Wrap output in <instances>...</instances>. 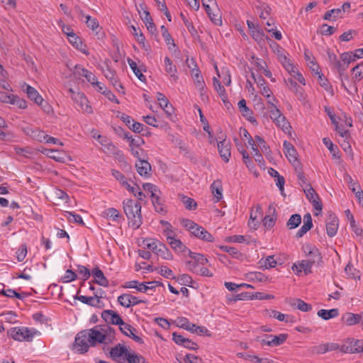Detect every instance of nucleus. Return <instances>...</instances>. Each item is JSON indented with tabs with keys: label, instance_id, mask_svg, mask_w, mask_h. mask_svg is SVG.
I'll return each instance as SVG.
<instances>
[{
	"label": "nucleus",
	"instance_id": "1",
	"mask_svg": "<svg viewBox=\"0 0 363 363\" xmlns=\"http://www.w3.org/2000/svg\"><path fill=\"white\" fill-rule=\"evenodd\" d=\"M123 205L124 213L129 220V226L133 229L139 228L143 223L140 203L127 199L123 202Z\"/></svg>",
	"mask_w": 363,
	"mask_h": 363
},
{
	"label": "nucleus",
	"instance_id": "2",
	"mask_svg": "<svg viewBox=\"0 0 363 363\" xmlns=\"http://www.w3.org/2000/svg\"><path fill=\"white\" fill-rule=\"evenodd\" d=\"M8 334L15 340L31 342L40 333L35 328L16 327L11 328Z\"/></svg>",
	"mask_w": 363,
	"mask_h": 363
},
{
	"label": "nucleus",
	"instance_id": "3",
	"mask_svg": "<svg viewBox=\"0 0 363 363\" xmlns=\"http://www.w3.org/2000/svg\"><path fill=\"white\" fill-rule=\"evenodd\" d=\"M74 346L80 354L86 352L89 347L93 346L87 330H82L77 334Z\"/></svg>",
	"mask_w": 363,
	"mask_h": 363
},
{
	"label": "nucleus",
	"instance_id": "4",
	"mask_svg": "<svg viewBox=\"0 0 363 363\" xmlns=\"http://www.w3.org/2000/svg\"><path fill=\"white\" fill-rule=\"evenodd\" d=\"M283 146L284 148V153L289 161L293 165L294 169H299L302 166V164L298 159V153L294 146L289 141H284Z\"/></svg>",
	"mask_w": 363,
	"mask_h": 363
},
{
	"label": "nucleus",
	"instance_id": "5",
	"mask_svg": "<svg viewBox=\"0 0 363 363\" xmlns=\"http://www.w3.org/2000/svg\"><path fill=\"white\" fill-rule=\"evenodd\" d=\"M340 350L343 353H359L363 352V340L354 338L347 339L346 344L342 345Z\"/></svg>",
	"mask_w": 363,
	"mask_h": 363
},
{
	"label": "nucleus",
	"instance_id": "6",
	"mask_svg": "<svg viewBox=\"0 0 363 363\" xmlns=\"http://www.w3.org/2000/svg\"><path fill=\"white\" fill-rule=\"evenodd\" d=\"M303 191L306 194V198L312 203L315 210L318 212L315 213V216H318L322 211L323 205L317 193L315 191L311 186L308 188H303Z\"/></svg>",
	"mask_w": 363,
	"mask_h": 363
},
{
	"label": "nucleus",
	"instance_id": "7",
	"mask_svg": "<svg viewBox=\"0 0 363 363\" xmlns=\"http://www.w3.org/2000/svg\"><path fill=\"white\" fill-rule=\"evenodd\" d=\"M128 351L125 346L122 344H118L110 351V356L113 360L118 363H125Z\"/></svg>",
	"mask_w": 363,
	"mask_h": 363
},
{
	"label": "nucleus",
	"instance_id": "8",
	"mask_svg": "<svg viewBox=\"0 0 363 363\" xmlns=\"http://www.w3.org/2000/svg\"><path fill=\"white\" fill-rule=\"evenodd\" d=\"M89 334V338L91 339V345L95 346L97 343H108L106 335L103 333V331L100 329V325L95 326L91 329L87 330Z\"/></svg>",
	"mask_w": 363,
	"mask_h": 363
},
{
	"label": "nucleus",
	"instance_id": "9",
	"mask_svg": "<svg viewBox=\"0 0 363 363\" xmlns=\"http://www.w3.org/2000/svg\"><path fill=\"white\" fill-rule=\"evenodd\" d=\"M303 250L306 254V256L308 257V259L314 261L315 264H318L322 261L321 255L315 246L311 244H306L303 246Z\"/></svg>",
	"mask_w": 363,
	"mask_h": 363
},
{
	"label": "nucleus",
	"instance_id": "10",
	"mask_svg": "<svg viewBox=\"0 0 363 363\" xmlns=\"http://www.w3.org/2000/svg\"><path fill=\"white\" fill-rule=\"evenodd\" d=\"M266 337V340H262V344L274 347L282 345L286 340L288 335L285 333H281L279 334V335H267Z\"/></svg>",
	"mask_w": 363,
	"mask_h": 363
},
{
	"label": "nucleus",
	"instance_id": "11",
	"mask_svg": "<svg viewBox=\"0 0 363 363\" xmlns=\"http://www.w3.org/2000/svg\"><path fill=\"white\" fill-rule=\"evenodd\" d=\"M135 167L138 173L145 178L151 176L152 167L149 162L144 159H140L135 163Z\"/></svg>",
	"mask_w": 363,
	"mask_h": 363
},
{
	"label": "nucleus",
	"instance_id": "12",
	"mask_svg": "<svg viewBox=\"0 0 363 363\" xmlns=\"http://www.w3.org/2000/svg\"><path fill=\"white\" fill-rule=\"evenodd\" d=\"M313 264H315L314 261H311L308 259H304L297 264H294L292 270L297 274L303 271L305 275H307L312 272L311 267Z\"/></svg>",
	"mask_w": 363,
	"mask_h": 363
},
{
	"label": "nucleus",
	"instance_id": "13",
	"mask_svg": "<svg viewBox=\"0 0 363 363\" xmlns=\"http://www.w3.org/2000/svg\"><path fill=\"white\" fill-rule=\"evenodd\" d=\"M101 318L107 324L119 325L123 323L121 317L112 310L104 311L101 313Z\"/></svg>",
	"mask_w": 363,
	"mask_h": 363
},
{
	"label": "nucleus",
	"instance_id": "14",
	"mask_svg": "<svg viewBox=\"0 0 363 363\" xmlns=\"http://www.w3.org/2000/svg\"><path fill=\"white\" fill-rule=\"evenodd\" d=\"M72 98L79 105L83 111L88 113H92V108L89 105V101L84 94L77 93L72 96Z\"/></svg>",
	"mask_w": 363,
	"mask_h": 363
},
{
	"label": "nucleus",
	"instance_id": "15",
	"mask_svg": "<svg viewBox=\"0 0 363 363\" xmlns=\"http://www.w3.org/2000/svg\"><path fill=\"white\" fill-rule=\"evenodd\" d=\"M327 234L329 237L335 236L338 229V218L333 214H330L325 224Z\"/></svg>",
	"mask_w": 363,
	"mask_h": 363
},
{
	"label": "nucleus",
	"instance_id": "16",
	"mask_svg": "<svg viewBox=\"0 0 363 363\" xmlns=\"http://www.w3.org/2000/svg\"><path fill=\"white\" fill-rule=\"evenodd\" d=\"M340 346L337 343L330 342L321 344L312 348V351L318 354H325L328 352L334 351L340 349Z\"/></svg>",
	"mask_w": 363,
	"mask_h": 363
},
{
	"label": "nucleus",
	"instance_id": "17",
	"mask_svg": "<svg viewBox=\"0 0 363 363\" xmlns=\"http://www.w3.org/2000/svg\"><path fill=\"white\" fill-rule=\"evenodd\" d=\"M191 234L195 237L206 242H212L214 241V238L213 235L206 229L199 225L195 227V229L194 231H192Z\"/></svg>",
	"mask_w": 363,
	"mask_h": 363
},
{
	"label": "nucleus",
	"instance_id": "18",
	"mask_svg": "<svg viewBox=\"0 0 363 363\" xmlns=\"http://www.w3.org/2000/svg\"><path fill=\"white\" fill-rule=\"evenodd\" d=\"M285 83L286 84L289 89L295 93L299 100L303 101L305 99L303 89L298 86L297 83L293 80L292 78H288L287 79H285Z\"/></svg>",
	"mask_w": 363,
	"mask_h": 363
},
{
	"label": "nucleus",
	"instance_id": "19",
	"mask_svg": "<svg viewBox=\"0 0 363 363\" xmlns=\"http://www.w3.org/2000/svg\"><path fill=\"white\" fill-rule=\"evenodd\" d=\"M218 149L222 159L228 162L231 155L229 143H226L225 140L220 141L218 143Z\"/></svg>",
	"mask_w": 363,
	"mask_h": 363
},
{
	"label": "nucleus",
	"instance_id": "20",
	"mask_svg": "<svg viewBox=\"0 0 363 363\" xmlns=\"http://www.w3.org/2000/svg\"><path fill=\"white\" fill-rule=\"evenodd\" d=\"M91 274L94 278V283L102 286H107L108 285V281L107 278L104 276V272L98 267L92 269Z\"/></svg>",
	"mask_w": 363,
	"mask_h": 363
},
{
	"label": "nucleus",
	"instance_id": "21",
	"mask_svg": "<svg viewBox=\"0 0 363 363\" xmlns=\"http://www.w3.org/2000/svg\"><path fill=\"white\" fill-rule=\"evenodd\" d=\"M291 306L303 312H308L312 310V306L303 301L300 298H291L289 301Z\"/></svg>",
	"mask_w": 363,
	"mask_h": 363
},
{
	"label": "nucleus",
	"instance_id": "22",
	"mask_svg": "<svg viewBox=\"0 0 363 363\" xmlns=\"http://www.w3.org/2000/svg\"><path fill=\"white\" fill-rule=\"evenodd\" d=\"M42 152L48 157L59 162H65L67 157L65 153L52 149H45Z\"/></svg>",
	"mask_w": 363,
	"mask_h": 363
},
{
	"label": "nucleus",
	"instance_id": "23",
	"mask_svg": "<svg viewBox=\"0 0 363 363\" xmlns=\"http://www.w3.org/2000/svg\"><path fill=\"white\" fill-rule=\"evenodd\" d=\"M69 33L68 40L69 43L83 53L88 55L89 52L85 50V45L83 44L82 40L73 31H70Z\"/></svg>",
	"mask_w": 363,
	"mask_h": 363
},
{
	"label": "nucleus",
	"instance_id": "24",
	"mask_svg": "<svg viewBox=\"0 0 363 363\" xmlns=\"http://www.w3.org/2000/svg\"><path fill=\"white\" fill-rule=\"evenodd\" d=\"M361 315L352 313H345L342 316V321L347 325L351 326L358 324L361 320Z\"/></svg>",
	"mask_w": 363,
	"mask_h": 363
},
{
	"label": "nucleus",
	"instance_id": "25",
	"mask_svg": "<svg viewBox=\"0 0 363 363\" xmlns=\"http://www.w3.org/2000/svg\"><path fill=\"white\" fill-rule=\"evenodd\" d=\"M167 241L170 247L177 252H183L187 247L179 240L174 238L173 235L167 236Z\"/></svg>",
	"mask_w": 363,
	"mask_h": 363
},
{
	"label": "nucleus",
	"instance_id": "26",
	"mask_svg": "<svg viewBox=\"0 0 363 363\" xmlns=\"http://www.w3.org/2000/svg\"><path fill=\"white\" fill-rule=\"evenodd\" d=\"M26 86V94L28 96V98L33 101L38 105H42V103L43 102V99L42 96L39 94L38 91L33 86L25 84Z\"/></svg>",
	"mask_w": 363,
	"mask_h": 363
},
{
	"label": "nucleus",
	"instance_id": "27",
	"mask_svg": "<svg viewBox=\"0 0 363 363\" xmlns=\"http://www.w3.org/2000/svg\"><path fill=\"white\" fill-rule=\"evenodd\" d=\"M317 315L325 320L336 318L339 315V310L333 308L330 310L320 309L318 311Z\"/></svg>",
	"mask_w": 363,
	"mask_h": 363
},
{
	"label": "nucleus",
	"instance_id": "28",
	"mask_svg": "<svg viewBox=\"0 0 363 363\" xmlns=\"http://www.w3.org/2000/svg\"><path fill=\"white\" fill-rule=\"evenodd\" d=\"M278 59L289 73L294 72L295 67L290 62V60L284 54L279 52Z\"/></svg>",
	"mask_w": 363,
	"mask_h": 363
},
{
	"label": "nucleus",
	"instance_id": "29",
	"mask_svg": "<svg viewBox=\"0 0 363 363\" xmlns=\"http://www.w3.org/2000/svg\"><path fill=\"white\" fill-rule=\"evenodd\" d=\"M52 198L56 202H65L67 203L69 200L68 195L62 190L56 189L52 193Z\"/></svg>",
	"mask_w": 363,
	"mask_h": 363
},
{
	"label": "nucleus",
	"instance_id": "30",
	"mask_svg": "<svg viewBox=\"0 0 363 363\" xmlns=\"http://www.w3.org/2000/svg\"><path fill=\"white\" fill-rule=\"evenodd\" d=\"M211 189L213 194L216 198V202H218L222 198L223 188L220 181H214L211 185Z\"/></svg>",
	"mask_w": 363,
	"mask_h": 363
},
{
	"label": "nucleus",
	"instance_id": "31",
	"mask_svg": "<svg viewBox=\"0 0 363 363\" xmlns=\"http://www.w3.org/2000/svg\"><path fill=\"white\" fill-rule=\"evenodd\" d=\"M324 145L328 148L330 152L333 155V157L335 159H340V155H339V150L337 146H335L332 141L328 138H324L323 139Z\"/></svg>",
	"mask_w": 363,
	"mask_h": 363
},
{
	"label": "nucleus",
	"instance_id": "32",
	"mask_svg": "<svg viewBox=\"0 0 363 363\" xmlns=\"http://www.w3.org/2000/svg\"><path fill=\"white\" fill-rule=\"evenodd\" d=\"M345 213L348 220H350V226H351L352 230L354 231V233L357 235H361L362 234V231L363 230H362V229L361 228L358 227L356 225L354 216L351 213L349 209H347V210L345 211Z\"/></svg>",
	"mask_w": 363,
	"mask_h": 363
},
{
	"label": "nucleus",
	"instance_id": "33",
	"mask_svg": "<svg viewBox=\"0 0 363 363\" xmlns=\"http://www.w3.org/2000/svg\"><path fill=\"white\" fill-rule=\"evenodd\" d=\"M341 10L340 9H333L328 11L323 18L325 21H335L337 18H342Z\"/></svg>",
	"mask_w": 363,
	"mask_h": 363
},
{
	"label": "nucleus",
	"instance_id": "34",
	"mask_svg": "<svg viewBox=\"0 0 363 363\" xmlns=\"http://www.w3.org/2000/svg\"><path fill=\"white\" fill-rule=\"evenodd\" d=\"M161 31H162V35L167 45H168V48L169 50H172V47L175 48L176 45L174 43V39L172 38L167 28L164 26H162Z\"/></svg>",
	"mask_w": 363,
	"mask_h": 363
},
{
	"label": "nucleus",
	"instance_id": "35",
	"mask_svg": "<svg viewBox=\"0 0 363 363\" xmlns=\"http://www.w3.org/2000/svg\"><path fill=\"white\" fill-rule=\"evenodd\" d=\"M100 329L103 331V333L106 335V338L108 342H112L115 338L114 329L107 325H100Z\"/></svg>",
	"mask_w": 363,
	"mask_h": 363
},
{
	"label": "nucleus",
	"instance_id": "36",
	"mask_svg": "<svg viewBox=\"0 0 363 363\" xmlns=\"http://www.w3.org/2000/svg\"><path fill=\"white\" fill-rule=\"evenodd\" d=\"M164 64H165V71L170 74L172 77L174 79V80L177 79V77L175 75L177 72V68L175 65L172 64V60L169 57H166L164 58Z\"/></svg>",
	"mask_w": 363,
	"mask_h": 363
},
{
	"label": "nucleus",
	"instance_id": "37",
	"mask_svg": "<svg viewBox=\"0 0 363 363\" xmlns=\"http://www.w3.org/2000/svg\"><path fill=\"white\" fill-rule=\"evenodd\" d=\"M128 62L131 69L134 72V74L137 76L138 79L141 82H145V77L141 72V70L138 67L136 62H135L133 60L128 58Z\"/></svg>",
	"mask_w": 363,
	"mask_h": 363
},
{
	"label": "nucleus",
	"instance_id": "38",
	"mask_svg": "<svg viewBox=\"0 0 363 363\" xmlns=\"http://www.w3.org/2000/svg\"><path fill=\"white\" fill-rule=\"evenodd\" d=\"M296 172L297 173V177L298 179L299 185L303 189V188H308L309 186H311L310 184L308 183L307 179L304 176L303 172V167H300L299 169H295Z\"/></svg>",
	"mask_w": 363,
	"mask_h": 363
},
{
	"label": "nucleus",
	"instance_id": "39",
	"mask_svg": "<svg viewBox=\"0 0 363 363\" xmlns=\"http://www.w3.org/2000/svg\"><path fill=\"white\" fill-rule=\"evenodd\" d=\"M301 223V217L299 214H293L288 222L286 223V226L289 229H294L297 228Z\"/></svg>",
	"mask_w": 363,
	"mask_h": 363
},
{
	"label": "nucleus",
	"instance_id": "40",
	"mask_svg": "<svg viewBox=\"0 0 363 363\" xmlns=\"http://www.w3.org/2000/svg\"><path fill=\"white\" fill-rule=\"evenodd\" d=\"M159 247L160 250L157 256H160L162 258L168 260H172L173 259V255L172 252L169 251V250L165 245L159 242Z\"/></svg>",
	"mask_w": 363,
	"mask_h": 363
},
{
	"label": "nucleus",
	"instance_id": "41",
	"mask_svg": "<svg viewBox=\"0 0 363 363\" xmlns=\"http://www.w3.org/2000/svg\"><path fill=\"white\" fill-rule=\"evenodd\" d=\"M261 267L264 269L273 268L277 265V261L274 259L273 255L268 256L265 259H262L259 262Z\"/></svg>",
	"mask_w": 363,
	"mask_h": 363
},
{
	"label": "nucleus",
	"instance_id": "42",
	"mask_svg": "<svg viewBox=\"0 0 363 363\" xmlns=\"http://www.w3.org/2000/svg\"><path fill=\"white\" fill-rule=\"evenodd\" d=\"M276 125L281 128L283 130H286L291 128L289 123L287 121L286 117L281 114L277 119L273 121Z\"/></svg>",
	"mask_w": 363,
	"mask_h": 363
},
{
	"label": "nucleus",
	"instance_id": "43",
	"mask_svg": "<svg viewBox=\"0 0 363 363\" xmlns=\"http://www.w3.org/2000/svg\"><path fill=\"white\" fill-rule=\"evenodd\" d=\"M189 257L194 259L198 264H200L203 265L208 263V259L206 258L202 254H199L196 252H193L191 250H189Z\"/></svg>",
	"mask_w": 363,
	"mask_h": 363
},
{
	"label": "nucleus",
	"instance_id": "44",
	"mask_svg": "<svg viewBox=\"0 0 363 363\" xmlns=\"http://www.w3.org/2000/svg\"><path fill=\"white\" fill-rule=\"evenodd\" d=\"M345 271L350 278L354 279H360L359 272L354 268L350 263L345 267Z\"/></svg>",
	"mask_w": 363,
	"mask_h": 363
},
{
	"label": "nucleus",
	"instance_id": "45",
	"mask_svg": "<svg viewBox=\"0 0 363 363\" xmlns=\"http://www.w3.org/2000/svg\"><path fill=\"white\" fill-rule=\"evenodd\" d=\"M255 138L258 145H259L261 150L262 151L263 153L267 155L269 153L271 152L269 146L267 144V143L262 137L256 135Z\"/></svg>",
	"mask_w": 363,
	"mask_h": 363
},
{
	"label": "nucleus",
	"instance_id": "46",
	"mask_svg": "<svg viewBox=\"0 0 363 363\" xmlns=\"http://www.w3.org/2000/svg\"><path fill=\"white\" fill-rule=\"evenodd\" d=\"M125 361H128V363H145V359L142 356L130 352H128Z\"/></svg>",
	"mask_w": 363,
	"mask_h": 363
},
{
	"label": "nucleus",
	"instance_id": "47",
	"mask_svg": "<svg viewBox=\"0 0 363 363\" xmlns=\"http://www.w3.org/2000/svg\"><path fill=\"white\" fill-rule=\"evenodd\" d=\"M0 295H3V296H7L9 298L15 297L18 299L23 298V296L21 294L16 292L15 290L11 289H8L6 290L2 289L0 291Z\"/></svg>",
	"mask_w": 363,
	"mask_h": 363
},
{
	"label": "nucleus",
	"instance_id": "48",
	"mask_svg": "<svg viewBox=\"0 0 363 363\" xmlns=\"http://www.w3.org/2000/svg\"><path fill=\"white\" fill-rule=\"evenodd\" d=\"M238 107L243 116L253 114L252 111L247 106L246 101L243 99L238 102Z\"/></svg>",
	"mask_w": 363,
	"mask_h": 363
},
{
	"label": "nucleus",
	"instance_id": "49",
	"mask_svg": "<svg viewBox=\"0 0 363 363\" xmlns=\"http://www.w3.org/2000/svg\"><path fill=\"white\" fill-rule=\"evenodd\" d=\"M118 303L123 307L129 308L131 306V301L130 300V294H124L118 297Z\"/></svg>",
	"mask_w": 363,
	"mask_h": 363
},
{
	"label": "nucleus",
	"instance_id": "50",
	"mask_svg": "<svg viewBox=\"0 0 363 363\" xmlns=\"http://www.w3.org/2000/svg\"><path fill=\"white\" fill-rule=\"evenodd\" d=\"M340 59L347 67L349 66L351 62H354L357 59L354 58V54L352 52H344L340 55Z\"/></svg>",
	"mask_w": 363,
	"mask_h": 363
},
{
	"label": "nucleus",
	"instance_id": "51",
	"mask_svg": "<svg viewBox=\"0 0 363 363\" xmlns=\"http://www.w3.org/2000/svg\"><path fill=\"white\" fill-rule=\"evenodd\" d=\"M130 28L132 30L131 33L135 36L136 40L139 43H143L144 41L145 40V38L143 33L140 30H138L137 28L134 26H131Z\"/></svg>",
	"mask_w": 363,
	"mask_h": 363
},
{
	"label": "nucleus",
	"instance_id": "52",
	"mask_svg": "<svg viewBox=\"0 0 363 363\" xmlns=\"http://www.w3.org/2000/svg\"><path fill=\"white\" fill-rule=\"evenodd\" d=\"M119 329L123 334L128 336V335H130L131 332H135L136 330L130 325L125 323L123 321L121 324H119Z\"/></svg>",
	"mask_w": 363,
	"mask_h": 363
},
{
	"label": "nucleus",
	"instance_id": "53",
	"mask_svg": "<svg viewBox=\"0 0 363 363\" xmlns=\"http://www.w3.org/2000/svg\"><path fill=\"white\" fill-rule=\"evenodd\" d=\"M77 272L80 275H82V279L84 281L87 280L91 276V272L89 269L83 265L77 266Z\"/></svg>",
	"mask_w": 363,
	"mask_h": 363
},
{
	"label": "nucleus",
	"instance_id": "54",
	"mask_svg": "<svg viewBox=\"0 0 363 363\" xmlns=\"http://www.w3.org/2000/svg\"><path fill=\"white\" fill-rule=\"evenodd\" d=\"M27 254V246L23 244L20 246V247L16 251V258L18 262H22L26 258Z\"/></svg>",
	"mask_w": 363,
	"mask_h": 363
},
{
	"label": "nucleus",
	"instance_id": "55",
	"mask_svg": "<svg viewBox=\"0 0 363 363\" xmlns=\"http://www.w3.org/2000/svg\"><path fill=\"white\" fill-rule=\"evenodd\" d=\"M182 201L184 204L185 205V207L189 210H194L196 208L197 203L196 201L189 197L187 196H183L182 197Z\"/></svg>",
	"mask_w": 363,
	"mask_h": 363
},
{
	"label": "nucleus",
	"instance_id": "56",
	"mask_svg": "<svg viewBox=\"0 0 363 363\" xmlns=\"http://www.w3.org/2000/svg\"><path fill=\"white\" fill-rule=\"evenodd\" d=\"M181 223L184 228H186L189 231H190L191 233H192V231H194V230L195 229V227H196V225H198L196 223H194L193 220L187 219V218L182 219Z\"/></svg>",
	"mask_w": 363,
	"mask_h": 363
},
{
	"label": "nucleus",
	"instance_id": "57",
	"mask_svg": "<svg viewBox=\"0 0 363 363\" xmlns=\"http://www.w3.org/2000/svg\"><path fill=\"white\" fill-rule=\"evenodd\" d=\"M152 204L157 212L164 214L166 213V210L163 207L161 199L160 197H156L155 200H152Z\"/></svg>",
	"mask_w": 363,
	"mask_h": 363
},
{
	"label": "nucleus",
	"instance_id": "58",
	"mask_svg": "<svg viewBox=\"0 0 363 363\" xmlns=\"http://www.w3.org/2000/svg\"><path fill=\"white\" fill-rule=\"evenodd\" d=\"M86 26L91 28L92 30L94 31L99 27V24L96 18H91L90 16H86Z\"/></svg>",
	"mask_w": 363,
	"mask_h": 363
},
{
	"label": "nucleus",
	"instance_id": "59",
	"mask_svg": "<svg viewBox=\"0 0 363 363\" xmlns=\"http://www.w3.org/2000/svg\"><path fill=\"white\" fill-rule=\"evenodd\" d=\"M213 85H214L216 90L218 93V94L220 96L225 97V89L223 87V86L221 85L220 81L216 77H213Z\"/></svg>",
	"mask_w": 363,
	"mask_h": 363
},
{
	"label": "nucleus",
	"instance_id": "60",
	"mask_svg": "<svg viewBox=\"0 0 363 363\" xmlns=\"http://www.w3.org/2000/svg\"><path fill=\"white\" fill-rule=\"evenodd\" d=\"M158 272L167 279H174L172 271L166 266H162Z\"/></svg>",
	"mask_w": 363,
	"mask_h": 363
},
{
	"label": "nucleus",
	"instance_id": "61",
	"mask_svg": "<svg viewBox=\"0 0 363 363\" xmlns=\"http://www.w3.org/2000/svg\"><path fill=\"white\" fill-rule=\"evenodd\" d=\"M76 278H77L76 273L74 272L71 269H67L65 272V276L63 277H62V282L67 283V282H70V281L75 280Z\"/></svg>",
	"mask_w": 363,
	"mask_h": 363
},
{
	"label": "nucleus",
	"instance_id": "62",
	"mask_svg": "<svg viewBox=\"0 0 363 363\" xmlns=\"http://www.w3.org/2000/svg\"><path fill=\"white\" fill-rule=\"evenodd\" d=\"M105 214L107 217L112 218L113 220H116L120 216L118 211L114 208H109L106 209L105 211Z\"/></svg>",
	"mask_w": 363,
	"mask_h": 363
},
{
	"label": "nucleus",
	"instance_id": "63",
	"mask_svg": "<svg viewBox=\"0 0 363 363\" xmlns=\"http://www.w3.org/2000/svg\"><path fill=\"white\" fill-rule=\"evenodd\" d=\"M336 31V28L328 26V24H323L321 26L320 33L324 35H331Z\"/></svg>",
	"mask_w": 363,
	"mask_h": 363
},
{
	"label": "nucleus",
	"instance_id": "64",
	"mask_svg": "<svg viewBox=\"0 0 363 363\" xmlns=\"http://www.w3.org/2000/svg\"><path fill=\"white\" fill-rule=\"evenodd\" d=\"M354 74V78L360 80L363 77V66L357 65L352 70Z\"/></svg>",
	"mask_w": 363,
	"mask_h": 363
}]
</instances>
